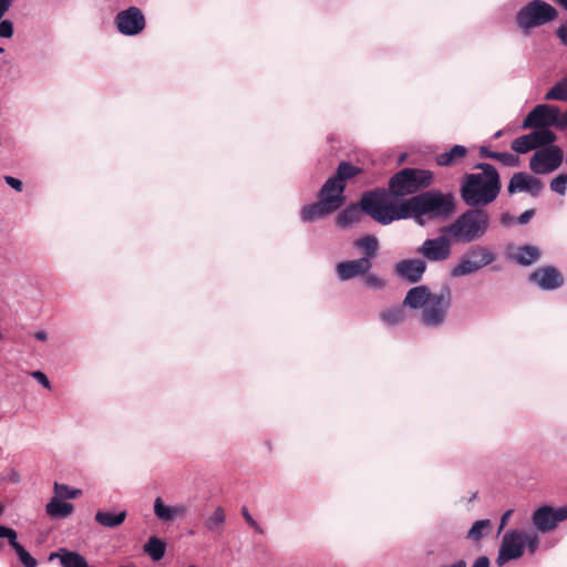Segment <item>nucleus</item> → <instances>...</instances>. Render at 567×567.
I'll list each match as a JSON object with an SVG mask.
<instances>
[{
    "label": "nucleus",
    "instance_id": "obj_33",
    "mask_svg": "<svg viewBox=\"0 0 567 567\" xmlns=\"http://www.w3.org/2000/svg\"><path fill=\"white\" fill-rule=\"evenodd\" d=\"M55 496L62 499H73L79 497L82 494L81 489L71 488L65 484H60L58 482L54 483L53 486Z\"/></svg>",
    "mask_w": 567,
    "mask_h": 567
},
{
    "label": "nucleus",
    "instance_id": "obj_25",
    "mask_svg": "<svg viewBox=\"0 0 567 567\" xmlns=\"http://www.w3.org/2000/svg\"><path fill=\"white\" fill-rule=\"evenodd\" d=\"M542 256L538 247L532 245L520 246L511 256V258L520 266H530Z\"/></svg>",
    "mask_w": 567,
    "mask_h": 567
},
{
    "label": "nucleus",
    "instance_id": "obj_43",
    "mask_svg": "<svg viewBox=\"0 0 567 567\" xmlns=\"http://www.w3.org/2000/svg\"><path fill=\"white\" fill-rule=\"evenodd\" d=\"M4 537L8 538L9 544L13 549L18 548V546H21V544L17 540L18 535L14 529L6 526Z\"/></svg>",
    "mask_w": 567,
    "mask_h": 567
},
{
    "label": "nucleus",
    "instance_id": "obj_21",
    "mask_svg": "<svg viewBox=\"0 0 567 567\" xmlns=\"http://www.w3.org/2000/svg\"><path fill=\"white\" fill-rule=\"evenodd\" d=\"M372 264L368 258L342 261L337 265V274L341 280H349L359 275L367 274Z\"/></svg>",
    "mask_w": 567,
    "mask_h": 567
},
{
    "label": "nucleus",
    "instance_id": "obj_32",
    "mask_svg": "<svg viewBox=\"0 0 567 567\" xmlns=\"http://www.w3.org/2000/svg\"><path fill=\"white\" fill-rule=\"evenodd\" d=\"M547 101H567V82L556 83L545 95Z\"/></svg>",
    "mask_w": 567,
    "mask_h": 567
},
{
    "label": "nucleus",
    "instance_id": "obj_18",
    "mask_svg": "<svg viewBox=\"0 0 567 567\" xmlns=\"http://www.w3.org/2000/svg\"><path fill=\"white\" fill-rule=\"evenodd\" d=\"M529 281L543 290H554L564 285L563 274L554 266L539 267L529 275Z\"/></svg>",
    "mask_w": 567,
    "mask_h": 567
},
{
    "label": "nucleus",
    "instance_id": "obj_7",
    "mask_svg": "<svg viewBox=\"0 0 567 567\" xmlns=\"http://www.w3.org/2000/svg\"><path fill=\"white\" fill-rule=\"evenodd\" d=\"M452 306V290L445 285L434 292L421 313V322L425 327L435 328L444 323Z\"/></svg>",
    "mask_w": 567,
    "mask_h": 567
},
{
    "label": "nucleus",
    "instance_id": "obj_54",
    "mask_svg": "<svg viewBox=\"0 0 567 567\" xmlns=\"http://www.w3.org/2000/svg\"><path fill=\"white\" fill-rule=\"evenodd\" d=\"M34 338L39 341H45L48 339V334L45 331H37L34 333Z\"/></svg>",
    "mask_w": 567,
    "mask_h": 567
},
{
    "label": "nucleus",
    "instance_id": "obj_50",
    "mask_svg": "<svg viewBox=\"0 0 567 567\" xmlns=\"http://www.w3.org/2000/svg\"><path fill=\"white\" fill-rule=\"evenodd\" d=\"M513 514V509H508L507 512H505L502 517H501V524H499V530H502L505 525L507 524V520L508 518L512 516Z\"/></svg>",
    "mask_w": 567,
    "mask_h": 567
},
{
    "label": "nucleus",
    "instance_id": "obj_40",
    "mask_svg": "<svg viewBox=\"0 0 567 567\" xmlns=\"http://www.w3.org/2000/svg\"><path fill=\"white\" fill-rule=\"evenodd\" d=\"M364 284L374 289H381L385 285L383 279L373 274H369L364 277Z\"/></svg>",
    "mask_w": 567,
    "mask_h": 567
},
{
    "label": "nucleus",
    "instance_id": "obj_2",
    "mask_svg": "<svg viewBox=\"0 0 567 567\" xmlns=\"http://www.w3.org/2000/svg\"><path fill=\"white\" fill-rule=\"evenodd\" d=\"M401 212L406 218L447 217L455 212V197L452 193L427 190L402 202Z\"/></svg>",
    "mask_w": 567,
    "mask_h": 567
},
{
    "label": "nucleus",
    "instance_id": "obj_10",
    "mask_svg": "<svg viewBox=\"0 0 567 567\" xmlns=\"http://www.w3.org/2000/svg\"><path fill=\"white\" fill-rule=\"evenodd\" d=\"M564 153L560 147L549 144L537 150L529 161V168L535 174H548L556 171L563 163Z\"/></svg>",
    "mask_w": 567,
    "mask_h": 567
},
{
    "label": "nucleus",
    "instance_id": "obj_22",
    "mask_svg": "<svg viewBox=\"0 0 567 567\" xmlns=\"http://www.w3.org/2000/svg\"><path fill=\"white\" fill-rule=\"evenodd\" d=\"M432 296L433 293L426 286L413 287L406 292V296L403 300V307L423 310Z\"/></svg>",
    "mask_w": 567,
    "mask_h": 567
},
{
    "label": "nucleus",
    "instance_id": "obj_13",
    "mask_svg": "<svg viewBox=\"0 0 567 567\" xmlns=\"http://www.w3.org/2000/svg\"><path fill=\"white\" fill-rule=\"evenodd\" d=\"M567 519V504L561 507L554 508L544 505L537 508L532 516L535 528L540 533H549L554 530L559 523Z\"/></svg>",
    "mask_w": 567,
    "mask_h": 567
},
{
    "label": "nucleus",
    "instance_id": "obj_41",
    "mask_svg": "<svg viewBox=\"0 0 567 567\" xmlns=\"http://www.w3.org/2000/svg\"><path fill=\"white\" fill-rule=\"evenodd\" d=\"M243 517L245 518L246 523L252 527L257 533L264 534V529L260 527V525L252 518L250 513L248 512L247 507L241 508Z\"/></svg>",
    "mask_w": 567,
    "mask_h": 567
},
{
    "label": "nucleus",
    "instance_id": "obj_51",
    "mask_svg": "<svg viewBox=\"0 0 567 567\" xmlns=\"http://www.w3.org/2000/svg\"><path fill=\"white\" fill-rule=\"evenodd\" d=\"M10 8V0H0V20Z\"/></svg>",
    "mask_w": 567,
    "mask_h": 567
},
{
    "label": "nucleus",
    "instance_id": "obj_9",
    "mask_svg": "<svg viewBox=\"0 0 567 567\" xmlns=\"http://www.w3.org/2000/svg\"><path fill=\"white\" fill-rule=\"evenodd\" d=\"M560 111L558 106L539 104L536 105L523 121V128L549 130V126H555L559 130Z\"/></svg>",
    "mask_w": 567,
    "mask_h": 567
},
{
    "label": "nucleus",
    "instance_id": "obj_23",
    "mask_svg": "<svg viewBox=\"0 0 567 567\" xmlns=\"http://www.w3.org/2000/svg\"><path fill=\"white\" fill-rule=\"evenodd\" d=\"M468 150L463 145H454L447 152L437 154L435 162L442 167H453L461 164L467 156Z\"/></svg>",
    "mask_w": 567,
    "mask_h": 567
},
{
    "label": "nucleus",
    "instance_id": "obj_53",
    "mask_svg": "<svg viewBox=\"0 0 567 567\" xmlns=\"http://www.w3.org/2000/svg\"><path fill=\"white\" fill-rule=\"evenodd\" d=\"M567 128V111L561 114V117H560V123H559V130H565Z\"/></svg>",
    "mask_w": 567,
    "mask_h": 567
},
{
    "label": "nucleus",
    "instance_id": "obj_27",
    "mask_svg": "<svg viewBox=\"0 0 567 567\" xmlns=\"http://www.w3.org/2000/svg\"><path fill=\"white\" fill-rule=\"evenodd\" d=\"M127 512L121 511L118 513L97 511L95 514V522L103 527L114 528L124 523L126 519Z\"/></svg>",
    "mask_w": 567,
    "mask_h": 567
},
{
    "label": "nucleus",
    "instance_id": "obj_46",
    "mask_svg": "<svg viewBox=\"0 0 567 567\" xmlns=\"http://www.w3.org/2000/svg\"><path fill=\"white\" fill-rule=\"evenodd\" d=\"M535 214V210L534 209H528V210H525L518 218H517V223L518 224H522V225H525L527 224L532 217L534 216Z\"/></svg>",
    "mask_w": 567,
    "mask_h": 567
},
{
    "label": "nucleus",
    "instance_id": "obj_31",
    "mask_svg": "<svg viewBox=\"0 0 567 567\" xmlns=\"http://www.w3.org/2000/svg\"><path fill=\"white\" fill-rule=\"evenodd\" d=\"M361 208L360 205H352L346 209H343L337 217V224L341 227H347L353 223H357L361 219Z\"/></svg>",
    "mask_w": 567,
    "mask_h": 567
},
{
    "label": "nucleus",
    "instance_id": "obj_38",
    "mask_svg": "<svg viewBox=\"0 0 567 567\" xmlns=\"http://www.w3.org/2000/svg\"><path fill=\"white\" fill-rule=\"evenodd\" d=\"M225 512L221 507H217L213 515L207 519V528L215 529L219 527L225 522Z\"/></svg>",
    "mask_w": 567,
    "mask_h": 567
},
{
    "label": "nucleus",
    "instance_id": "obj_39",
    "mask_svg": "<svg viewBox=\"0 0 567 567\" xmlns=\"http://www.w3.org/2000/svg\"><path fill=\"white\" fill-rule=\"evenodd\" d=\"M539 544V537L535 533L524 532V547L527 546L530 553H534Z\"/></svg>",
    "mask_w": 567,
    "mask_h": 567
},
{
    "label": "nucleus",
    "instance_id": "obj_20",
    "mask_svg": "<svg viewBox=\"0 0 567 567\" xmlns=\"http://www.w3.org/2000/svg\"><path fill=\"white\" fill-rule=\"evenodd\" d=\"M425 269L426 265L421 259H404L395 265L396 274L411 284L419 282Z\"/></svg>",
    "mask_w": 567,
    "mask_h": 567
},
{
    "label": "nucleus",
    "instance_id": "obj_55",
    "mask_svg": "<svg viewBox=\"0 0 567 567\" xmlns=\"http://www.w3.org/2000/svg\"><path fill=\"white\" fill-rule=\"evenodd\" d=\"M449 567H466V563L464 560H458L453 565H450Z\"/></svg>",
    "mask_w": 567,
    "mask_h": 567
},
{
    "label": "nucleus",
    "instance_id": "obj_45",
    "mask_svg": "<svg viewBox=\"0 0 567 567\" xmlns=\"http://www.w3.org/2000/svg\"><path fill=\"white\" fill-rule=\"evenodd\" d=\"M32 377L39 382L41 383L44 388L47 389H50L51 388V384H50V381L48 379V377L41 372V371H34L32 372Z\"/></svg>",
    "mask_w": 567,
    "mask_h": 567
},
{
    "label": "nucleus",
    "instance_id": "obj_12",
    "mask_svg": "<svg viewBox=\"0 0 567 567\" xmlns=\"http://www.w3.org/2000/svg\"><path fill=\"white\" fill-rule=\"evenodd\" d=\"M361 173V167L346 161L340 162L336 174L329 177L323 184L324 192L332 193L343 203L346 199V196L343 195L346 190V183L360 175Z\"/></svg>",
    "mask_w": 567,
    "mask_h": 567
},
{
    "label": "nucleus",
    "instance_id": "obj_58",
    "mask_svg": "<svg viewBox=\"0 0 567 567\" xmlns=\"http://www.w3.org/2000/svg\"><path fill=\"white\" fill-rule=\"evenodd\" d=\"M1 52H3V49H2V48H0V53H1Z\"/></svg>",
    "mask_w": 567,
    "mask_h": 567
},
{
    "label": "nucleus",
    "instance_id": "obj_29",
    "mask_svg": "<svg viewBox=\"0 0 567 567\" xmlns=\"http://www.w3.org/2000/svg\"><path fill=\"white\" fill-rule=\"evenodd\" d=\"M406 318L403 305L385 309L380 313V319L388 326L402 323Z\"/></svg>",
    "mask_w": 567,
    "mask_h": 567
},
{
    "label": "nucleus",
    "instance_id": "obj_44",
    "mask_svg": "<svg viewBox=\"0 0 567 567\" xmlns=\"http://www.w3.org/2000/svg\"><path fill=\"white\" fill-rule=\"evenodd\" d=\"M4 181L10 187L16 189L17 192H22L23 184L20 179L12 176H4Z\"/></svg>",
    "mask_w": 567,
    "mask_h": 567
},
{
    "label": "nucleus",
    "instance_id": "obj_6",
    "mask_svg": "<svg viewBox=\"0 0 567 567\" xmlns=\"http://www.w3.org/2000/svg\"><path fill=\"white\" fill-rule=\"evenodd\" d=\"M557 18V10L543 0H533L516 14L517 25L528 33L530 29L544 25Z\"/></svg>",
    "mask_w": 567,
    "mask_h": 567
},
{
    "label": "nucleus",
    "instance_id": "obj_49",
    "mask_svg": "<svg viewBox=\"0 0 567 567\" xmlns=\"http://www.w3.org/2000/svg\"><path fill=\"white\" fill-rule=\"evenodd\" d=\"M472 567H489V559L486 556L478 557Z\"/></svg>",
    "mask_w": 567,
    "mask_h": 567
},
{
    "label": "nucleus",
    "instance_id": "obj_57",
    "mask_svg": "<svg viewBox=\"0 0 567 567\" xmlns=\"http://www.w3.org/2000/svg\"><path fill=\"white\" fill-rule=\"evenodd\" d=\"M2 513H3V506L0 505V516L2 515Z\"/></svg>",
    "mask_w": 567,
    "mask_h": 567
},
{
    "label": "nucleus",
    "instance_id": "obj_19",
    "mask_svg": "<svg viewBox=\"0 0 567 567\" xmlns=\"http://www.w3.org/2000/svg\"><path fill=\"white\" fill-rule=\"evenodd\" d=\"M544 188V184L539 178H536L527 173H515L509 179L507 192L513 195L517 192H527L533 197H537Z\"/></svg>",
    "mask_w": 567,
    "mask_h": 567
},
{
    "label": "nucleus",
    "instance_id": "obj_3",
    "mask_svg": "<svg viewBox=\"0 0 567 567\" xmlns=\"http://www.w3.org/2000/svg\"><path fill=\"white\" fill-rule=\"evenodd\" d=\"M489 224L491 216L486 209L471 207L442 231L455 243L470 244L484 237Z\"/></svg>",
    "mask_w": 567,
    "mask_h": 567
},
{
    "label": "nucleus",
    "instance_id": "obj_48",
    "mask_svg": "<svg viewBox=\"0 0 567 567\" xmlns=\"http://www.w3.org/2000/svg\"><path fill=\"white\" fill-rule=\"evenodd\" d=\"M496 152L489 151L486 146L480 147V156L482 158H492L494 159Z\"/></svg>",
    "mask_w": 567,
    "mask_h": 567
},
{
    "label": "nucleus",
    "instance_id": "obj_16",
    "mask_svg": "<svg viewBox=\"0 0 567 567\" xmlns=\"http://www.w3.org/2000/svg\"><path fill=\"white\" fill-rule=\"evenodd\" d=\"M117 30L125 35H135L145 28V18L137 7H130L115 17Z\"/></svg>",
    "mask_w": 567,
    "mask_h": 567
},
{
    "label": "nucleus",
    "instance_id": "obj_15",
    "mask_svg": "<svg viewBox=\"0 0 567 567\" xmlns=\"http://www.w3.org/2000/svg\"><path fill=\"white\" fill-rule=\"evenodd\" d=\"M524 549V532H507L502 539L498 556L496 558L497 565L503 566L508 560L522 557Z\"/></svg>",
    "mask_w": 567,
    "mask_h": 567
},
{
    "label": "nucleus",
    "instance_id": "obj_37",
    "mask_svg": "<svg viewBox=\"0 0 567 567\" xmlns=\"http://www.w3.org/2000/svg\"><path fill=\"white\" fill-rule=\"evenodd\" d=\"M550 189L559 195H565L567 190V174H559L550 182Z\"/></svg>",
    "mask_w": 567,
    "mask_h": 567
},
{
    "label": "nucleus",
    "instance_id": "obj_1",
    "mask_svg": "<svg viewBox=\"0 0 567 567\" xmlns=\"http://www.w3.org/2000/svg\"><path fill=\"white\" fill-rule=\"evenodd\" d=\"M480 173L465 174L461 179L460 195L468 207H485L493 203L502 189L497 169L488 163L474 166Z\"/></svg>",
    "mask_w": 567,
    "mask_h": 567
},
{
    "label": "nucleus",
    "instance_id": "obj_28",
    "mask_svg": "<svg viewBox=\"0 0 567 567\" xmlns=\"http://www.w3.org/2000/svg\"><path fill=\"white\" fill-rule=\"evenodd\" d=\"M354 246L363 251L362 258H368L371 261L378 254L379 241L374 236L368 235L357 239Z\"/></svg>",
    "mask_w": 567,
    "mask_h": 567
},
{
    "label": "nucleus",
    "instance_id": "obj_11",
    "mask_svg": "<svg viewBox=\"0 0 567 567\" xmlns=\"http://www.w3.org/2000/svg\"><path fill=\"white\" fill-rule=\"evenodd\" d=\"M343 203L332 193L324 192L322 186L319 192V200L311 205H306L301 209V219L303 221H313L330 215L338 210Z\"/></svg>",
    "mask_w": 567,
    "mask_h": 567
},
{
    "label": "nucleus",
    "instance_id": "obj_52",
    "mask_svg": "<svg viewBox=\"0 0 567 567\" xmlns=\"http://www.w3.org/2000/svg\"><path fill=\"white\" fill-rule=\"evenodd\" d=\"M513 223V217L508 213H504L501 216V224L503 226H509Z\"/></svg>",
    "mask_w": 567,
    "mask_h": 567
},
{
    "label": "nucleus",
    "instance_id": "obj_24",
    "mask_svg": "<svg viewBox=\"0 0 567 567\" xmlns=\"http://www.w3.org/2000/svg\"><path fill=\"white\" fill-rule=\"evenodd\" d=\"M154 513L158 519L171 522L177 517L184 516L186 514V507L183 505L167 506L161 497H157L154 502Z\"/></svg>",
    "mask_w": 567,
    "mask_h": 567
},
{
    "label": "nucleus",
    "instance_id": "obj_36",
    "mask_svg": "<svg viewBox=\"0 0 567 567\" xmlns=\"http://www.w3.org/2000/svg\"><path fill=\"white\" fill-rule=\"evenodd\" d=\"M494 159L499 161L503 165L508 167H516L519 165V157L507 152H496Z\"/></svg>",
    "mask_w": 567,
    "mask_h": 567
},
{
    "label": "nucleus",
    "instance_id": "obj_14",
    "mask_svg": "<svg viewBox=\"0 0 567 567\" xmlns=\"http://www.w3.org/2000/svg\"><path fill=\"white\" fill-rule=\"evenodd\" d=\"M556 138V134L550 130L533 131L529 134L515 138L511 144V148L518 154H525L532 150L553 144Z\"/></svg>",
    "mask_w": 567,
    "mask_h": 567
},
{
    "label": "nucleus",
    "instance_id": "obj_4",
    "mask_svg": "<svg viewBox=\"0 0 567 567\" xmlns=\"http://www.w3.org/2000/svg\"><path fill=\"white\" fill-rule=\"evenodd\" d=\"M389 195L388 189L380 187L365 192L359 202L361 210L381 225H389L394 220L404 219V215L401 212L402 202L400 204H388L386 198Z\"/></svg>",
    "mask_w": 567,
    "mask_h": 567
},
{
    "label": "nucleus",
    "instance_id": "obj_8",
    "mask_svg": "<svg viewBox=\"0 0 567 567\" xmlns=\"http://www.w3.org/2000/svg\"><path fill=\"white\" fill-rule=\"evenodd\" d=\"M495 260V255L484 246H475L464 255L460 262L451 270L452 277H462L474 274Z\"/></svg>",
    "mask_w": 567,
    "mask_h": 567
},
{
    "label": "nucleus",
    "instance_id": "obj_30",
    "mask_svg": "<svg viewBox=\"0 0 567 567\" xmlns=\"http://www.w3.org/2000/svg\"><path fill=\"white\" fill-rule=\"evenodd\" d=\"M165 550L166 544L155 536L151 537L144 545V551L155 561H158L164 557Z\"/></svg>",
    "mask_w": 567,
    "mask_h": 567
},
{
    "label": "nucleus",
    "instance_id": "obj_5",
    "mask_svg": "<svg viewBox=\"0 0 567 567\" xmlns=\"http://www.w3.org/2000/svg\"><path fill=\"white\" fill-rule=\"evenodd\" d=\"M433 177L431 171L405 167L390 177L388 192L395 198L413 195L430 187Z\"/></svg>",
    "mask_w": 567,
    "mask_h": 567
},
{
    "label": "nucleus",
    "instance_id": "obj_35",
    "mask_svg": "<svg viewBox=\"0 0 567 567\" xmlns=\"http://www.w3.org/2000/svg\"><path fill=\"white\" fill-rule=\"evenodd\" d=\"M16 554L19 557V560L24 567H37L38 561L34 557L30 555L28 550L21 545L18 546V548L14 549Z\"/></svg>",
    "mask_w": 567,
    "mask_h": 567
},
{
    "label": "nucleus",
    "instance_id": "obj_47",
    "mask_svg": "<svg viewBox=\"0 0 567 567\" xmlns=\"http://www.w3.org/2000/svg\"><path fill=\"white\" fill-rule=\"evenodd\" d=\"M557 37L559 40L567 45V23L561 24L557 30Z\"/></svg>",
    "mask_w": 567,
    "mask_h": 567
},
{
    "label": "nucleus",
    "instance_id": "obj_26",
    "mask_svg": "<svg viewBox=\"0 0 567 567\" xmlns=\"http://www.w3.org/2000/svg\"><path fill=\"white\" fill-rule=\"evenodd\" d=\"M74 507L71 503L62 502L54 495L45 506V512L51 518H64L72 514Z\"/></svg>",
    "mask_w": 567,
    "mask_h": 567
},
{
    "label": "nucleus",
    "instance_id": "obj_56",
    "mask_svg": "<svg viewBox=\"0 0 567 567\" xmlns=\"http://www.w3.org/2000/svg\"><path fill=\"white\" fill-rule=\"evenodd\" d=\"M4 529H6V526L0 525V538L4 537Z\"/></svg>",
    "mask_w": 567,
    "mask_h": 567
},
{
    "label": "nucleus",
    "instance_id": "obj_17",
    "mask_svg": "<svg viewBox=\"0 0 567 567\" xmlns=\"http://www.w3.org/2000/svg\"><path fill=\"white\" fill-rule=\"evenodd\" d=\"M416 252L430 261H444L451 256V243L446 235L426 239Z\"/></svg>",
    "mask_w": 567,
    "mask_h": 567
},
{
    "label": "nucleus",
    "instance_id": "obj_42",
    "mask_svg": "<svg viewBox=\"0 0 567 567\" xmlns=\"http://www.w3.org/2000/svg\"><path fill=\"white\" fill-rule=\"evenodd\" d=\"M13 35V24L9 20H0V37L11 38Z\"/></svg>",
    "mask_w": 567,
    "mask_h": 567
},
{
    "label": "nucleus",
    "instance_id": "obj_34",
    "mask_svg": "<svg viewBox=\"0 0 567 567\" xmlns=\"http://www.w3.org/2000/svg\"><path fill=\"white\" fill-rule=\"evenodd\" d=\"M492 527L489 519L476 520L467 533V537L472 540H480L483 537V530Z\"/></svg>",
    "mask_w": 567,
    "mask_h": 567
}]
</instances>
